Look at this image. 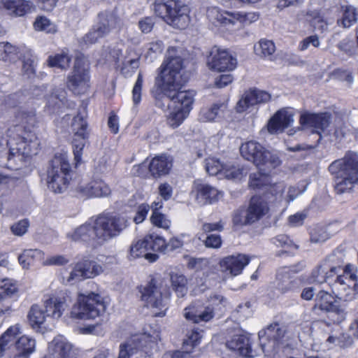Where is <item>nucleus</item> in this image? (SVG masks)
Listing matches in <instances>:
<instances>
[{
    "mask_svg": "<svg viewBox=\"0 0 358 358\" xmlns=\"http://www.w3.org/2000/svg\"><path fill=\"white\" fill-rule=\"evenodd\" d=\"M256 55L262 57H270L275 50V44L272 41L261 39L258 45L254 47Z\"/></svg>",
    "mask_w": 358,
    "mask_h": 358,
    "instance_id": "nucleus-43",
    "label": "nucleus"
},
{
    "mask_svg": "<svg viewBox=\"0 0 358 358\" xmlns=\"http://www.w3.org/2000/svg\"><path fill=\"white\" fill-rule=\"evenodd\" d=\"M67 236L74 241L84 242L92 247H96L98 244V234L96 232V225L84 224L77 227L71 234H68Z\"/></svg>",
    "mask_w": 358,
    "mask_h": 358,
    "instance_id": "nucleus-29",
    "label": "nucleus"
},
{
    "mask_svg": "<svg viewBox=\"0 0 358 358\" xmlns=\"http://www.w3.org/2000/svg\"><path fill=\"white\" fill-rule=\"evenodd\" d=\"M222 106V103H215L210 107L203 108L199 113V119L203 122L215 121L220 117Z\"/></svg>",
    "mask_w": 358,
    "mask_h": 358,
    "instance_id": "nucleus-41",
    "label": "nucleus"
},
{
    "mask_svg": "<svg viewBox=\"0 0 358 358\" xmlns=\"http://www.w3.org/2000/svg\"><path fill=\"white\" fill-rule=\"evenodd\" d=\"M150 221L155 226L158 227L168 229L170 226V221L166 218L164 214L157 210V209H152Z\"/></svg>",
    "mask_w": 358,
    "mask_h": 358,
    "instance_id": "nucleus-59",
    "label": "nucleus"
},
{
    "mask_svg": "<svg viewBox=\"0 0 358 358\" xmlns=\"http://www.w3.org/2000/svg\"><path fill=\"white\" fill-rule=\"evenodd\" d=\"M161 239L156 238V234L152 233L131 245L128 258L133 260L136 258L144 257L149 262H155L159 258L158 255L152 253L150 251L157 252V248L163 245Z\"/></svg>",
    "mask_w": 358,
    "mask_h": 358,
    "instance_id": "nucleus-14",
    "label": "nucleus"
},
{
    "mask_svg": "<svg viewBox=\"0 0 358 358\" xmlns=\"http://www.w3.org/2000/svg\"><path fill=\"white\" fill-rule=\"evenodd\" d=\"M207 65L213 71H224V50L216 45L213 46L207 57Z\"/></svg>",
    "mask_w": 358,
    "mask_h": 358,
    "instance_id": "nucleus-38",
    "label": "nucleus"
},
{
    "mask_svg": "<svg viewBox=\"0 0 358 358\" xmlns=\"http://www.w3.org/2000/svg\"><path fill=\"white\" fill-rule=\"evenodd\" d=\"M271 98V96L268 92L257 88H251L246 91L238 101L236 111L238 113L244 112L250 106L267 103Z\"/></svg>",
    "mask_w": 358,
    "mask_h": 358,
    "instance_id": "nucleus-25",
    "label": "nucleus"
},
{
    "mask_svg": "<svg viewBox=\"0 0 358 358\" xmlns=\"http://www.w3.org/2000/svg\"><path fill=\"white\" fill-rule=\"evenodd\" d=\"M79 191L87 197L106 196L111 192L110 187L102 180H93L85 186H80Z\"/></svg>",
    "mask_w": 358,
    "mask_h": 358,
    "instance_id": "nucleus-33",
    "label": "nucleus"
},
{
    "mask_svg": "<svg viewBox=\"0 0 358 358\" xmlns=\"http://www.w3.org/2000/svg\"><path fill=\"white\" fill-rule=\"evenodd\" d=\"M207 17L215 26L220 27L224 23V15L218 7H211L207 10Z\"/></svg>",
    "mask_w": 358,
    "mask_h": 358,
    "instance_id": "nucleus-55",
    "label": "nucleus"
},
{
    "mask_svg": "<svg viewBox=\"0 0 358 358\" xmlns=\"http://www.w3.org/2000/svg\"><path fill=\"white\" fill-rule=\"evenodd\" d=\"M294 270L283 268L276 274V288L285 294L294 290L299 286V280L291 272Z\"/></svg>",
    "mask_w": 358,
    "mask_h": 358,
    "instance_id": "nucleus-32",
    "label": "nucleus"
},
{
    "mask_svg": "<svg viewBox=\"0 0 358 358\" xmlns=\"http://www.w3.org/2000/svg\"><path fill=\"white\" fill-rule=\"evenodd\" d=\"M331 114L329 113H315L306 111L301 114L299 123L303 129L312 128L313 132L321 134L329 126Z\"/></svg>",
    "mask_w": 358,
    "mask_h": 358,
    "instance_id": "nucleus-23",
    "label": "nucleus"
},
{
    "mask_svg": "<svg viewBox=\"0 0 358 358\" xmlns=\"http://www.w3.org/2000/svg\"><path fill=\"white\" fill-rule=\"evenodd\" d=\"M143 85V76L141 73H138L137 80L135 83L132 90L133 94V101L135 105H137L140 103L141 100V90Z\"/></svg>",
    "mask_w": 358,
    "mask_h": 358,
    "instance_id": "nucleus-62",
    "label": "nucleus"
},
{
    "mask_svg": "<svg viewBox=\"0 0 358 358\" xmlns=\"http://www.w3.org/2000/svg\"><path fill=\"white\" fill-rule=\"evenodd\" d=\"M203 332V330H200L199 328L191 329L187 333V338L183 343V348L187 349L188 346H191L192 348L197 346L200 343Z\"/></svg>",
    "mask_w": 358,
    "mask_h": 358,
    "instance_id": "nucleus-50",
    "label": "nucleus"
},
{
    "mask_svg": "<svg viewBox=\"0 0 358 358\" xmlns=\"http://www.w3.org/2000/svg\"><path fill=\"white\" fill-rule=\"evenodd\" d=\"M193 193H195V200L200 206L213 204L218 200L219 191L214 187L196 180L193 185Z\"/></svg>",
    "mask_w": 358,
    "mask_h": 358,
    "instance_id": "nucleus-27",
    "label": "nucleus"
},
{
    "mask_svg": "<svg viewBox=\"0 0 358 358\" xmlns=\"http://www.w3.org/2000/svg\"><path fill=\"white\" fill-rule=\"evenodd\" d=\"M35 29L39 31H45L47 33H55L57 29L54 24L45 17L41 16L36 19L34 22Z\"/></svg>",
    "mask_w": 358,
    "mask_h": 358,
    "instance_id": "nucleus-57",
    "label": "nucleus"
},
{
    "mask_svg": "<svg viewBox=\"0 0 358 358\" xmlns=\"http://www.w3.org/2000/svg\"><path fill=\"white\" fill-rule=\"evenodd\" d=\"M245 210L248 214V220L255 223L268 213L269 207L264 196L255 195L251 197Z\"/></svg>",
    "mask_w": 358,
    "mask_h": 358,
    "instance_id": "nucleus-31",
    "label": "nucleus"
},
{
    "mask_svg": "<svg viewBox=\"0 0 358 358\" xmlns=\"http://www.w3.org/2000/svg\"><path fill=\"white\" fill-rule=\"evenodd\" d=\"M17 56V48L10 43H0V59L3 61H15Z\"/></svg>",
    "mask_w": 358,
    "mask_h": 358,
    "instance_id": "nucleus-47",
    "label": "nucleus"
},
{
    "mask_svg": "<svg viewBox=\"0 0 358 358\" xmlns=\"http://www.w3.org/2000/svg\"><path fill=\"white\" fill-rule=\"evenodd\" d=\"M158 193L164 201H167L171 199L173 189L168 182H162L158 187Z\"/></svg>",
    "mask_w": 358,
    "mask_h": 358,
    "instance_id": "nucleus-64",
    "label": "nucleus"
},
{
    "mask_svg": "<svg viewBox=\"0 0 358 358\" xmlns=\"http://www.w3.org/2000/svg\"><path fill=\"white\" fill-rule=\"evenodd\" d=\"M343 270L341 268L339 272ZM354 268L352 265L345 266L343 275H336V279L333 284V290L336 296L344 301H351L356 294L357 275L353 273Z\"/></svg>",
    "mask_w": 358,
    "mask_h": 358,
    "instance_id": "nucleus-12",
    "label": "nucleus"
},
{
    "mask_svg": "<svg viewBox=\"0 0 358 358\" xmlns=\"http://www.w3.org/2000/svg\"><path fill=\"white\" fill-rule=\"evenodd\" d=\"M106 311L103 297L94 292L79 294L77 302L73 306L71 316L78 320H94Z\"/></svg>",
    "mask_w": 358,
    "mask_h": 358,
    "instance_id": "nucleus-6",
    "label": "nucleus"
},
{
    "mask_svg": "<svg viewBox=\"0 0 358 358\" xmlns=\"http://www.w3.org/2000/svg\"><path fill=\"white\" fill-rule=\"evenodd\" d=\"M68 306L64 297L49 298L44 301L43 306L34 304L28 312L29 323L32 329L41 331L47 317L59 319Z\"/></svg>",
    "mask_w": 358,
    "mask_h": 358,
    "instance_id": "nucleus-4",
    "label": "nucleus"
},
{
    "mask_svg": "<svg viewBox=\"0 0 358 358\" xmlns=\"http://www.w3.org/2000/svg\"><path fill=\"white\" fill-rule=\"evenodd\" d=\"M45 99L46 108L49 110L50 113H55L64 106L66 101V92L62 88H55Z\"/></svg>",
    "mask_w": 358,
    "mask_h": 358,
    "instance_id": "nucleus-37",
    "label": "nucleus"
},
{
    "mask_svg": "<svg viewBox=\"0 0 358 358\" xmlns=\"http://www.w3.org/2000/svg\"><path fill=\"white\" fill-rule=\"evenodd\" d=\"M145 335H136L120 346L118 358H147L151 345Z\"/></svg>",
    "mask_w": 358,
    "mask_h": 358,
    "instance_id": "nucleus-19",
    "label": "nucleus"
},
{
    "mask_svg": "<svg viewBox=\"0 0 358 358\" xmlns=\"http://www.w3.org/2000/svg\"><path fill=\"white\" fill-rule=\"evenodd\" d=\"M246 171L239 165L227 166L225 165V179L234 181L241 180L246 175Z\"/></svg>",
    "mask_w": 358,
    "mask_h": 358,
    "instance_id": "nucleus-54",
    "label": "nucleus"
},
{
    "mask_svg": "<svg viewBox=\"0 0 358 358\" xmlns=\"http://www.w3.org/2000/svg\"><path fill=\"white\" fill-rule=\"evenodd\" d=\"M171 285L178 297H183L187 292V279L183 275H171Z\"/></svg>",
    "mask_w": 358,
    "mask_h": 358,
    "instance_id": "nucleus-45",
    "label": "nucleus"
},
{
    "mask_svg": "<svg viewBox=\"0 0 358 358\" xmlns=\"http://www.w3.org/2000/svg\"><path fill=\"white\" fill-rule=\"evenodd\" d=\"M223 164L215 158H210L206 160V170L210 176H217L221 179L223 175Z\"/></svg>",
    "mask_w": 358,
    "mask_h": 358,
    "instance_id": "nucleus-52",
    "label": "nucleus"
},
{
    "mask_svg": "<svg viewBox=\"0 0 358 358\" xmlns=\"http://www.w3.org/2000/svg\"><path fill=\"white\" fill-rule=\"evenodd\" d=\"M271 243L275 245L276 247H285L293 245L294 248L298 249L299 246L292 243L287 235L280 234L271 239Z\"/></svg>",
    "mask_w": 358,
    "mask_h": 358,
    "instance_id": "nucleus-61",
    "label": "nucleus"
},
{
    "mask_svg": "<svg viewBox=\"0 0 358 358\" xmlns=\"http://www.w3.org/2000/svg\"><path fill=\"white\" fill-rule=\"evenodd\" d=\"M103 272L102 266L96 262L83 259L74 266L67 278V282L73 283L85 278H92Z\"/></svg>",
    "mask_w": 358,
    "mask_h": 358,
    "instance_id": "nucleus-22",
    "label": "nucleus"
},
{
    "mask_svg": "<svg viewBox=\"0 0 358 358\" xmlns=\"http://www.w3.org/2000/svg\"><path fill=\"white\" fill-rule=\"evenodd\" d=\"M48 62L50 66L65 70L70 66L71 57L65 53L57 54L54 57H49Z\"/></svg>",
    "mask_w": 358,
    "mask_h": 358,
    "instance_id": "nucleus-48",
    "label": "nucleus"
},
{
    "mask_svg": "<svg viewBox=\"0 0 358 358\" xmlns=\"http://www.w3.org/2000/svg\"><path fill=\"white\" fill-rule=\"evenodd\" d=\"M16 124L9 132H21L24 129V135H19L20 142H15L16 147H9L7 151L0 152V166L10 169H18L26 159L38 153V141L32 131L36 121L35 113L32 111L17 110L15 113Z\"/></svg>",
    "mask_w": 358,
    "mask_h": 358,
    "instance_id": "nucleus-2",
    "label": "nucleus"
},
{
    "mask_svg": "<svg viewBox=\"0 0 358 358\" xmlns=\"http://www.w3.org/2000/svg\"><path fill=\"white\" fill-rule=\"evenodd\" d=\"M183 315L193 323H199L209 322L215 313L212 307L203 306L200 301H194L184 309Z\"/></svg>",
    "mask_w": 358,
    "mask_h": 358,
    "instance_id": "nucleus-26",
    "label": "nucleus"
},
{
    "mask_svg": "<svg viewBox=\"0 0 358 358\" xmlns=\"http://www.w3.org/2000/svg\"><path fill=\"white\" fill-rule=\"evenodd\" d=\"M225 27L234 26V29L241 28L243 23L245 21V15L239 13H231L225 11Z\"/></svg>",
    "mask_w": 358,
    "mask_h": 358,
    "instance_id": "nucleus-51",
    "label": "nucleus"
},
{
    "mask_svg": "<svg viewBox=\"0 0 358 358\" xmlns=\"http://www.w3.org/2000/svg\"><path fill=\"white\" fill-rule=\"evenodd\" d=\"M259 171L250 175L249 186L255 189L265 187L266 190L274 194L276 199L281 197L284 192V186L281 184L268 186L270 184L269 174L273 169L266 166H257Z\"/></svg>",
    "mask_w": 358,
    "mask_h": 358,
    "instance_id": "nucleus-21",
    "label": "nucleus"
},
{
    "mask_svg": "<svg viewBox=\"0 0 358 358\" xmlns=\"http://www.w3.org/2000/svg\"><path fill=\"white\" fill-rule=\"evenodd\" d=\"M314 309H319L331 315L334 322L340 323L345 318V309L337 304L334 296L329 292L320 290L316 295Z\"/></svg>",
    "mask_w": 358,
    "mask_h": 358,
    "instance_id": "nucleus-20",
    "label": "nucleus"
},
{
    "mask_svg": "<svg viewBox=\"0 0 358 358\" xmlns=\"http://www.w3.org/2000/svg\"><path fill=\"white\" fill-rule=\"evenodd\" d=\"M341 261L336 252L327 256L311 273V280L317 283H331V279L339 273Z\"/></svg>",
    "mask_w": 358,
    "mask_h": 358,
    "instance_id": "nucleus-18",
    "label": "nucleus"
},
{
    "mask_svg": "<svg viewBox=\"0 0 358 358\" xmlns=\"http://www.w3.org/2000/svg\"><path fill=\"white\" fill-rule=\"evenodd\" d=\"M327 341L329 343H334L342 348H347L352 345L353 338L348 334L343 333L339 336H329Z\"/></svg>",
    "mask_w": 358,
    "mask_h": 358,
    "instance_id": "nucleus-53",
    "label": "nucleus"
},
{
    "mask_svg": "<svg viewBox=\"0 0 358 358\" xmlns=\"http://www.w3.org/2000/svg\"><path fill=\"white\" fill-rule=\"evenodd\" d=\"M0 8H4L15 16H23L31 13L33 3L26 0H0Z\"/></svg>",
    "mask_w": 358,
    "mask_h": 358,
    "instance_id": "nucleus-34",
    "label": "nucleus"
},
{
    "mask_svg": "<svg viewBox=\"0 0 358 358\" xmlns=\"http://www.w3.org/2000/svg\"><path fill=\"white\" fill-rule=\"evenodd\" d=\"M29 227V220L27 219H23L14 223L10 227V230L14 235L22 236L27 233Z\"/></svg>",
    "mask_w": 358,
    "mask_h": 358,
    "instance_id": "nucleus-60",
    "label": "nucleus"
},
{
    "mask_svg": "<svg viewBox=\"0 0 358 358\" xmlns=\"http://www.w3.org/2000/svg\"><path fill=\"white\" fill-rule=\"evenodd\" d=\"M52 358H77L73 345L62 336L55 338L48 345Z\"/></svg>",
    "mask_w": 358,
    "mask_h": 358,
    "instance_id": "nucleus-30",
    "label": "nucleus"
},
{
    "mask_svg": "<svg viewBox=\"0 0 358 358\" xmlns=\"http://www.w3.org/2000/svg\"><path fill=\"white\" fill-rule=\"evenodd\" d=\"M293 113L287 108L278 110L268 122V131L271 134L282 132L293 122Z\"/></svg>",
    "mask_w": 358,
    "mask_h": 358,
    "instance_id": "nucleus-28",
    "label": "nucleus"
},
{
    "mask_svg": "<svg viewBox=\"0 0 358 358\" xmlns=\"http://www.w3.org/2000/svg\"><path fill=\"white\" fill-rule=\"evenodd\" d=\"M117 17L110 12L99 13L98 21L83 39L86 44L95 43L99 38L105 37L117 27Z\"/></svg>",
    "mask_w": 358,
    "mask_h": 358,
    "instance_id": "nucleus-15",
    "label": "nucleus"
},
{
    "mask_svg": "<svg viewBox=\"0 0 358 358\" xmlns=\"http://www.w3.org/2000/svg\"><path fill=\"white\" fill-rule=\"evenodd\" d=\"M237 64L236 55L225 50V72L234 71L237 67Z\"/></svg>",
    "mask_w": 358,
    "mask_h": 358,
    "instance_id": "nucleus-63",
    "label": "nucleus"
},
{
    "mask_svg": "<svg viewBox=\"0 0 358 358\" xmlns=\"http://www.w3.org/2000/svg\"><path fill=\"white\" fill-rule=\"evenodd\" d=\"M248 214L246 210L239 209L234 212L233 215L232 222L236 227H242L245 225H250L253 224L248 220Z\"/></svg>",
    "mask_w": 358,
    "mask_h": 358,
    "instance_id": "nucleus-58",
    "label": "nucleus"
},
{
    "mask_svg": "<svg viewBox=\"0 0 358 358\" xmlns=\"http://www.w3.org/2000/svg\"><path fill=\"white\" fill-rule=\"evenodd\" d=\"M286 329L278 322L271 323L258 333L259 345L263 352L275 351L285 336Z\"/></svg>",
    "mask_w": 358,
    "mask_h": 358,
    "instance_id": "nucleus-17",
    "label": "nucleus"
},
{
    "mask_svg": "<svg viewBox=\"0 0 358 358\" xmlns=\"http://www.w3.org/2000/svg\"><path fill=\"white\" fill-rule=\"evenodd\" d=\"M188 115L189 113H185V110L173 108V110L167 117V124L173 129L177 128L182 123Z\"/></svg>",
    "mask_w": 358,
    "mask_h": 358,
    "instance_id": "nucleus-49",
    "label": "nucleus"
},
{
    "mask_svg": "<svg viewBox=\"0 0 358 358\" xmlns=\"http://www.w3.org/2000/svg\"><path fill=\"white\" fill-rule=\"evenodd\" d=\"M71 128L73 132L72 146L75 160L77 163L81 161L83 150L89 138L90 131L85 116L80 112L73 117Z\"/></svg>",
    "mask_w": 358,
    "mask_h": 358,
    "instance_id": "nucleus-16",
    "label": "nucleus"
},
{
    "mask_svg": "<svg viewBox=\"0 0 358 358\" xmlns=\"http://www.w3.org/2000/svg\"><path fill=\"white\" fill-rule=\"evenodd\" d=\"M153 10L173 27L182 29L189 24V9L182 0H155Z\"/></svg>",
    "mask_w": 358,
    "mask_h": 358,
    "instance_id": "nucleus-5",
    "label": "nucleus"
},
{
    "mask_svg": "<svg viewBox=\"0 0 358 358\" xmlns=\"http://www.w3.org/2000/svg\"><path fill=\"white\" fill-rule=\"evenodd\" d=\"M249 262V257L241 254L225 257V278L227 275L233 277L240 274Z\"/></svg>",
    "mask_w": 358,
    "mask_h": 358,
    "instance_id": "nucleus-35",
    "label": "nucleus"
},
{
    "mask_svg": "<svg viewBox=\"0 0 358 358\" xmlns=\"http://www.w3.org/2000/svg\"><path fill=\"white\" fill-rule=\"evenodd\" d=\"M356 9L351 6H346L343 10L342 17L337 20V24L343 28H349L357 22Z\"/></svg>",
    "mask_w": 358,
    "mask_h": 358,
    "instance_id": "nucleus-42",
    "label": "nucleus"
},
{
    "mask_svg": "<svg viewBox=\"0 0 358 358\" xmlns=\"http://www.w3.org/2000/svg\"><path fill=\"white\" fill-rule=\"evenodd\" d=\"M69 163L60 156H55L49 164L47 171L48 188L55 193L64 192L69 182Z\"/></svg>",
    "mask_w": 358,
    "mask_h": 358,
    "instance_id": "nucleus-7",
    "label": "nucleus"
},
{
    "mask_svg": "<svg viewBox=\"0 0 358 358\" xmlns=\"http://www.w3.org/2000/svg\"><path fill=\"white\" fill-rule=\"evenodd\" d=\"M66 87L74 94H83L90 87V66L83 59L76 58L71 72L67 76Z\"/></svg>",
    "mask_w": 358,
    "mask_h": 358,
    "instance_id": "nucleus-10",
    "label": "nucleus"
},
{
    "mask_svg": "<svg viewBox=\"0 0 358 358\" xmlns=\"http://www.w3.org/2000/svg\"><path fill=\"white\" fill-rule=\"evenodd\" d=\"M240 152L243 157L253 162L256 166H266L275 169L280 164L279 157L266 150L259 143L250 141L241 145Z\"/></svg>",
    "mask_w": 358,
    "mask_h": 358,
    "instance_id": "nucleus-8",
    "label": "nucleus"
},
{
    "mask_svg": "<svg viewBox=\"0 0 358 358\" xmlns=\"http://www.w3.org/2000/svg\"><path fill=\"white\" fill-rule=\"evenodd\" d=\"M35 62L36 57L29 52L24 55L22 59V76L27 78H32L35 76Z\"/></svg>",
    "mask_w": 358,
    "mask_h": 358,
    "instance_id": "nucleus-46",
    "label": "nucleus"
},
{
    "mask_svg": "<svg viewBox=\"0 0 358 358\" xmlns=\"http://www.w3.org/2000/svg\"><path fill=\"white\" fill-rule=\"evenodd\" d=\"M183 59L177 49L171 48L168 50L166 60L162 66L159 77L156 79V85L161 93L156 96V106L165 108L161 100L166 99L168 107L178 108L189 113L192 109L196 92L194 90L180 91V87L187 82L182 74Z\"/></svg>",
    "mask_w": 358,
    "mask_h": 358,
    "instance_id": "nucleus-1",
    "label": "nucleus"
},
{
    "mask_svg": "<svg viewBox=\"0 0 358 358\" xmlns=\"http://www.w3.org/2000/svg\"><path fill=\"white\" fill-rule=\"evenodd\" d=\"M309 235L310 241L315 244L323 243L331 236L326 226L319 224L313 227L310 229Z\"/></svg>",
    "mask_w": 358,
    "mask_h": 358,
    "instance_id": "nucleus-40",
    "label": "nucleus"
},
{
    "mask_svg": "<svg viewBox=\"0 0 358 358\" xmlns=\"http://www.w3.org/2000/svg\"><path fill=\"white\" fill-rule=\"evenodd\" d=\"M141 300L148 308L153 309L155 317H163L168 308V299L164 297L160 289L156 285V282L152 279L149 283L141 290Z\"/></svg>",
    "mask_w": 358,
    "mask_h": 358,
    "instance_id": "nucleus-13",
    "label": "nucleus"
},
{
    "mask_svg": "<svg viewBox=\"0 0 358 358\" xmlns=\"http://www.w3.org/2000/svg\"><path fill=\"white\" fill-rule=\"evenodd\" d=\"M156 238L161 239L163 242V245L157 248V252H162L166 253L169 252L173 251L174 250L179 248L182 246V242L176 238H171L169 243H166L165 239L156 234Z\"/></svg>",
    "mask_w": 358,
    "mask_h": 358,
    "instance_id": "nucleus-56",
    "label": "nucleus"
},
{
    "mask_svg": "<svg viewBox=\"0 0 358 358\" xmlns=\"http://www.w3.org/2000/svg\"><path fill=\"white\" fill-rule=\"evenodd\" d=\"M98 244L103 245L105 242L117 237L127 227L128 220L121 215H99L95 220Z\"/></svg>",
    "mask_w": 358,
    "mask_h": 358,
    "instance_id": "nucleus-9",
    "label": "nucleus"
},
{
    "mask_svg": "<svg viewBox=\"0 0 358 358\" xmlns=\"http://www.w3.org/2000/svg\"><path fill=\"white\" fill-rule=\"evenodd\" d=\"M19 329L16 327H10L0 337V358L3 352L8 350V347L14 341L15 335L17 334Z\"/></svg>",
    "mask_w": 358,
    "mask_h": 358,
    "instance_id": "nucleus-44",
    "label": "nucleus"
},
{
    "mask_svg": "<svg viewBox=\"0 0 358 358\" xmlns=\"http://www.w3.org/2000/svg\"><path fill=\"white\" fill-rule=\"evenodd\" d=\"M225 340L227 348L243 357L252 358L257 355L252 348L249 334L239 328L238 324L232 329H227Z\"/></svg>",
    "mask_w": 358,
    "mask_h": 358,
    "instance_id": "nucleus-11",
    "label": "nucleus"
},
{
    "mask_svg": "<svg viewBox=\"0 0 358 358\" xmlns=\"http://www.w3.org/2000/svg\"><path fill=\"white\" fill-rule=\"evenodd\" d=\"M328 170L334 176V187L336 194L352 192L358 185V153L348 151L342 158L332 162Z\"/></svg>",
    "mask_w": 358,
    "mask_h": 358,
    "instance_id": "nucleus-3",
    "label": "nucleus"
},
{
    "mask_svg": "<svg viewBox=\"0 0 358 358\" xmlns=\"http://www.w3.org/2000/svg\"><path fill=\"white\" fill-rule=\"evenodd\" d=\"M172 167V162L165 155L154 157L149 164V172L154 178L167 175Z\"/></svg>",
    "mask_w": 358,
    "mask_h": 358,
    "instance_id": "nucleus-36",
    "label": "nucleus"
},
{
    "mask_svg": "<svg viewBox=\"0 0 358 358\" xmlns=\"http://www.w3.org/2000/svg\"><path fill=\"white\" fill-rule=\"evenodd\" d=\"M43 252L38 249H27L18 257V262L24 268H28L36 260L43 258Z\"/></svg>",
    "mask_w": 358,
    "mask_h": 358,
    "instance_id": "nucleus-39",
    "label": "nucleus"
},
{
    "mask_svg": "<svg viewBox=\"0 0 358 358\" xmlns=\"http://www.w3.org/2000/svg\"><path fill=\"white\" fill-rule=\"evenodd\" d=\"M15 335L14 341L8 347L9 358H30L36 350L35 339L22 336L17 339Z\"/></svg>",
    "mask_w": 358,
    "mask_h": 358,
    "instance_id": "nucleus-24",
    "label": "nucleus"
}]
</instances>
